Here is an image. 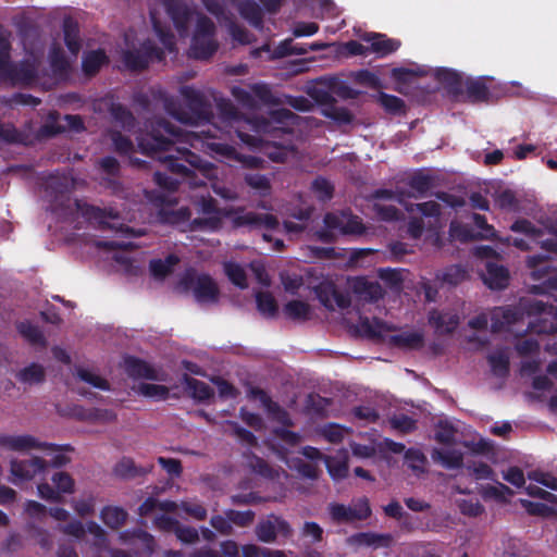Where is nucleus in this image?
Listing matches in <instances>:
<instances>
[{"label": "nucleus", "mask_w": 557, "mask_h": 557, "mask_svg": "<svg viewBox=\"0 0 557 557\" xmlns=\"http://www.w3.org/2000/svg\"><path fill=\"white\" fill-rule=\"evenodd\" d=\"M16 377L20 382L25 384H40L46 380V371L41 364L32 362L29 366L21 369Z\"/></svg>", "instance_id": "nucleus-33"}, {"label": "nucleus", "mask_w": 557, "mask_h": 557, "mask_svg": "<svg viewBox=\"0 0 557 557\" xmlns=\"http://www.w3.org/2000/svg\"><path fill=\"white\" fill-rule=\"evenodd\" d=\"M495 202L502 210L517 212L520 209L519 200L511 189L498 193Z\"/></svg>", "instance_id": "nucleus-53"}, {"label": "nucleus", "mask_w": 557, "mask_h": 557, "mask_svg": "<svg viewBox=\"0 0 557 557\" xmlns=\"http://www.w3.org/2000/svg\"><path fill=\"white\" fill-rule=\"evenodd\" d=\"M183 383L186 389L190 392L191 396L198 400H208L214 395V392L209 384L187 374H184Z\"/></svg>", "instance_id": "nucleus-28"}, {"label": "nucleus", "mask_w": 557, "mask_h": 557, "mask_svg": "<svg viewBox=\"0 0 557 557\" xmlns=\"http://www.w3.org/2000/svg\"><path fill=\"white\" fill-rule=\"evenodd\" d=\"M355 293L361 295L367 301L374 302L383 297V289L377 282L359 278L354 285Z\"/></svg>", "instance_id": "nucleus-32"}, {"label": "nucleus", "mask_w": 557, "mask_h": 557, "mask_svg": "<svg viewBox=\"0 0 557 557\" xmlns=\"http://www.w3.org/2000/svg\"><path fill=\"white\" fill-rule=\"evenodd\" d=\"M114 473L122 479H134L144 473L131 458H123L114 468Z\"/></svg>", "instance_id": "nucleus-55"}, {"label": "nucleus", "mask_w": 557, "mask_h": 557, "mask_svg": "<svg viewBox=\"0 0 557 557\" xmlns=\"http://www.w3.org/2000/svg\"><path fill=\"white\" fill-rule=\"evenodd\" d=\"M0 449L26 453L29 450H47L49 453H73L74 448L70 444L57 445L53 443L41 442L33 435H8L0 434Z\"/></svg>", "instance_id": "nucleus-6"}, {"label": "nucleus", "mask_w": 557, "mask_h": 557, "mask_svg": "<svg viewBox=\"0 0 557 557\" xmlns=\"http://www.w3.org/2000/svg\"><path fill=\"white\" fill-rule=\"evenodd\" d=\"M109 63V57L102 49L91 50L83 55L82 70L88 77L99 73L103 65Z\"/></svg>", "instance_id": "nucleus-23"}, {"label": "nucleus", "mask_w": 557, "mask_h": 557, "mask_svg": "<svg viewBox=\"0 0 557 557\" xmlns=\"http://www.w3.org/2000/svg\"><path fill=\"white\" fill-rule=\"evenodd\" d=\"M181 91L188 109L193 113V119L195 121H209L212 116L211 106L203 95L190 86L183 87Z\"/></svg>", "instance_id": "nucleus-13"}, {"label": "nucleus", "mask_w": 557, "mask_h": 557, "mask_svg": "<svg viewBox=\"0 0 557 557\" xmlns=\"http://www.w3.org/2000/svg\"><path fill=\"white\" fill-rule=\"evenodd\" d=\"M111 115L113 120L125 129H131L135 126V117L133 113L123 104L116 103L111 107Z\"/></svg>", "instance_id": "nucleus-48"}, {"label": "nucleus", "mask_w": 557, "mask_h": 557, "mask_svg": "<svg viewBox=\"0 0 557 557\" xmlns=\"http://www.w3.org/2000/svg\"><path fill=\"white\" fill-rule=\"evenodd\" d=\"M463 455H432L435 463L446 469H460L462 474L473 475L476 480L487 479L492 469L484 462L463 461Z\"/></svg>", "instance_id": "nucleus-8"}, {"label": "nucleus", "mask_w": 557, "mask_h": 557, "mask_svg": "<svg viewBox=\"0 0 557 557\" xmlns=\"http://www.w3.org/2000/svg\"><path fill=\"white\" fill-rule=\"evenodd\" d=\"M11 49L9 34L0 25V81L12 85H32L37 79L35 62L29 60L11 62Z\"/></svg>", "instance_id": "nucleus-2"}, {"label": "nucleus", "mask_w": 557, "mask_h": 557, "mask_svg": "<svg viewBox=\"0 0 557 557\" xmlns=\"http://www.w3.org/2000/svg\"><path fill=\"white\" fill-rule=\"evenodd\" d=\"M289 469L296 470L300 475L308 479L318 478L319 469L317 460H323L329 473L335 480L344 479L348 473L347 455H305L300 458L288 455H280Z\"/></svg>", "instance_id": "nucleus-3"}, {"label": "nucleus", "mask_w": 557, "mask_h": 557, "mask_svg": "<svg viewBox=\"0 0 557 557\" xmlns=\"http://www.w3.org/2000/svg\"><path fill=\"white\" fill-rule=\"evenodd\" d=\"M62 30L66 48L74 57H77L82 48L78 23L71 16L64 17Z\"/></svg>", "instance_id": "nucleus-22"}, {"label": "nucleus", "mask_w": 557, "mask_h": 557, "mask_svg": "<svg viewBox=\"0 0 557 557\" xmlns=\"http://www.w3.org/2000/svg\"><path fill=\"white\" fill-rule=\"evenodd\" d=\"M255 533L259 541L263 543H274L277 535L288 539L293 535L290 524L283 518L269 515L265 519H261L255 529Z\"/></svg>", "instance_id": "nucleus-9"}, {"label": "nucleus", "mask_w": 557, "mask_h": 557, "mask_svg": "<svg viewBox=\"0 0 557 557\" xmlns=\"http://www.w3.org/2000/svg\"><path fill=\"white\" fill-rule=\"evenodd\" d=\"M379 277L393 288H399L403 284L401 271L392 268H381L377 271Z\"/></svg>", "instance_id": "nucleus-63"}, {"label": "nucleus", "mask_w": 557, "mask_h": 557, "mask_svg": "<svg viewBox=\"0 0 557 557\" xmlns=\"http://www.w3.org/2000/svg\"><path fill=\"white\" fill-rule=\"evenodd\" d=\"M323 114L339 124H350L354 121V114L347 108L337 107L335 103L325 108Z\"/></svg>", "instance_id": "nucleus-57"}, {"label": "nucleus", "mask_w": 557, "mask_h": 557, "mask_svg": "<svg viewBox=\"0 0 557 557\" xmlns=\"http://www.w3.org/2000/svg\"><path fill=\"white\" fill-rule=\"evenodd\" d=\"M408 186L417 193L412 195L414 198H421L434 186V180L431 175L419 171L409 177Z\"/></svg>", "instance_id": "nucleus-35"}, {"label": "nucleus", "mask_w": 557, "mask_h": 557, "mask_svg": "<svg viewBox=\"0 0 557 557\" xmlns=\"http://www.w3.org/2000/svg\"><path fill=\"white\" fill-rule=\"evenodd\" d=\"M428 321L436 334L450 335L458 327L460 318L457 313L432 309L429 312Z\"/></svg>", "instance_id": "nucleus-17"}, {"label": "nucleus", "mask_w": 557, "mask_h": 557, "mask_svg": "<svg viewBox=\"0 0 557 557\" xmlns=\"http://www.w3.org/2000/svg\"><path fill=\"white\" fill-rule=\"evenodd\" d=\"M330 405L331 400L329 398L311 393L306 398L305 409L309 414L324 417Z\"/></svg>", "instance_id": "nucleus-40"}, {"label": "nucleus", "mask_w": 557, "mask_h": 557, "mask_svg": "<svg viewBox=\"0 0 557 557\" xmlns=\"http://www.w3.org/2000/svg\"><path fill=\"white\" fill-rule=\"evenodd\" d=\"M425 455H404L403 467L416 475H420L425 471Z\"/></svg>", "instance_id": "nucleus-61"}, {"label": "nucleus", "mask_w": 557, "mask_h": 557, "mask_svg": "<svg viewBox=\"0 0 557 557\" xmlns=\"http://www.w3.org/2000/svg\"><path fill=\"white\" fill-rule=\"evenodd\" d=\"M164 51L151 40H145L139 48L129 49L123 53V63L132 72L146 70L153 60L162 61Z\"/></svg>", "instance_id": "nucleus-7"}, {"label": "nucleus", "mask_w": 557, "mask_h": 557, "mask_svg": "<svg viewBox=\"0 0 557 557\" xmlns=\"http://www.w3.org/2000/svg\"><path fill=\"white\" fill-rule=\"evenodd\" d=\"M364 40L370 42V52H374L379 57L394 53L401 45L398 39L388 38L385 34L381 33L370 34Z\"/></svg>", "instance_id": "nucleus-21"}, {"label": "nucleus", "mask_w": 557, "mask_h": 557, "mask_svg": "<svg viewBox=\"0 0 557 557\" xmlns=\"http://www.w3.org/2000/svg\"><path fill=\"white\" fill-rule=\"evenodd\" d=\"M438 81L445 85L448 92L454 96L462 94V78L456 71L449 69H441L437 72Z\"/></svg>", "instance_id": "nucleus-34"}, {"label": "nucleus", "mask_w": 557, "mask_h": 557, "mask_svg": "<svg viewBox=\"0 0 557 557\" xmlns=\"http://www.w3.org/2000/svg\"><path fill=\"white\" fill-rule=\"evenodd\" d=\"M208 147L212 152L228 161H236L238 159V152L236 148L230 144L212 141L208 145Z\"/></svg>", "instance_id": "nucleus-60"}, {"label": "nucleus", "mask_w": 557, "mask_h": 557, "mask_svg": "<svg viewBox=\"0 0 557 557\" xmlns=\"http://www.w3.org/2000/svg\"><path fill=\"white\" fill-rule=\"evenodd\" d=\"M48 60L50 69L57 78L66 79L69 77L71 63L59 44H53L50 47Z\"/></svg>", "instance_id": "nucleus-19"}, {"label": "nucleus", "mask_w": 557, "mask_h": 557, "mask_svg": "<svg viewBox=\"0 0 557 557\" xmlns=\"http://www.w3.org/2000/svg\"><path fill=\"white\" fill-rule=\"evenodd\" d=\"M215 25L211 18L206 15H200L197 20L195 33L193 38H202V37H214L215 35Z\"/></svg>", "instance_id": "nucleus-59"}, {"label": "nucleus", "mask_w": 557, "mask_h": 557, "mask_svg": "<svg viewBox=\"0 0 557 557\" xmlns=\"http://www.w3.org/2000/svg\"><path fill=\"white\" fill-rule=\"evenodd\" d=\"M487 361L495 376L506 377L509 374V357L504 351L488 355Z\"/></svg>", "instance_id": "nucleus-42"}, {"label": "nucleus", "mask_w": 557, "mask_h": 557, "mask_svg": "<svg viewBox=\"0 0 557 557\" xmlns=\"http://www.w3.org/2000/svg\"><path fill=\"white\" fill-rule=\"evenodd\" d=\"M510 231L521 233L530 238L536 239L543 235V231L535 226L528 219H518L510 225Z\"/></svg>", "instance_id": "nucleus-51"}, {"label": "nucleus", "mask_w": 557, "mask_h": 557, "mask_svg": "<svg viewBox=\"0 0 557 557\" xmlns=\"http://www.w3.org/2000/svg\"><path fill=\"white\" fill-rule=\"evenodd\" d=\"M236 228L247 227L249 230H276L280 225L278 219L270 213H258L253 211L237 210L232 219Z\"/></svg>", "instance_id": "nucleus-10"}, {"label": "nucleus", "mask_w": 557, "mask_h": 557, "mask_svg": "<svg viewBox=\"0 0 557 557\" xmlns=\"http://www.w3.org/2000/svg\"><path fill=\"white\" fill-rule=\"evenodd\" d=\"M521 302V309L516 307H498L492 311L491 315V330L492 332H500L505 326L516 324L525 313L523 304Z\"/></svg>", "instance_id": "nucleus-16"}, {"label": "nucleus", "mask_w": 557, "mask_h": 557, "mask_svg": "<svg viewBox=\"0 0 557 557\" xmlns=\"http://www.w3.org/2000/svg\"><path fill=\"white\" fill-rule=\"evenodd\" d=\"M101 519L111 529L123 525L127 519V512L121 507H104L101 511Z\"/></svg>", "instance_id": "nucleus-38"}, {"label": "nucleus", "mask_w": 557, "mask_h": 557, "mask_svg": "<svg viewBox=\"0 0 557 557\" xmlns=\"http://www.w3.org/2000/svg\"><path fill=\"white\" fill-rule=\"evenodd\" d=\"M224 272L228 280L237 287L244 289L248 286L247 274L244 268L236 262H225Z\"/></svg>", "instance_id": "nucleus-44"}, {"label": "nucleus", "mask_w": 557, "mask_h": 557, "mask_svg": "<svg viewBox=\"0 0 557 557\" xmlns=\"http://www.w3.org/2000/svg\"><path fill=\"white\" fill-rule=\"evenodd\" d=\"M181 129L164 119H156L147 125V131L137 137L140 151L161 162L170 173L187 178L195 169H203L201 157L187 148L175 147Z\"/></svg>", "instance_id": "nucleus-1"}, {"label": "nucleus", "mask_w": 557, "mask_h": 557, "mask_svg": "<svg viewBox=\"0 0 557 557\" xmlns=\"http://www.w3.org/2000/svg\"><path fill=\"white\" fill-rule=\"evenodd\" d=\"M485 269L483 281L491 289L502 290L509 285L510 275L506 267L488 261Z\"/></svg>", "instance_id": "nucleus-18"}, {"label": "nucleus", "mask_w": 557, "mask_h": 557, "mask_svg": "<svg viewBox=\"0 0 557 557\" xmlns=\"http://www.w3.org/2000/svg\"><path fill=\"white\" fill-rule=\"evenodd\" d=\"M256 302L261 314L269 318L276 315L278 310L277 302L270 292H258L256 294Z\"/></svg>", "instance_id": "nucleus-41"}, {"label": "nucleus", "mask_w": 557, "mask_h": 557, "mask_svg": "<svg viewBox=\"0 0 557 557\" xmlns=\"http://www.w3.org/2000/svg\"><path fill=\"white\" fill-rule=\"evenodd\" d=\"M17 330H18L20 334L32 345H39V346L46 345V338L37 325H35L28 321H25V322H21L17 325Z\"/></svg>", "instance_id": "nucleus-43"}, {"label": "nucleus", "mask_w": 557, "mask_h": 557, "mask_svg": "<svg viewBox=\"0 0 557 557\" xmlns=\"http://www.w3.org/2000/svg\"><path fill=\"white\" fill-rule=\"evenodd\" d=\"M161 2L177 33L185 36L195 13L191 5L186 0H161Z\"/></svg>", "instance_id": "nucleus-12"}, {"label": "nucleus", "mask_w": 557, "mask_h": 557, "mask_svg": "<svg viewBox=\"0 0 557 557\" xmlns=\"http://www.w3.org/2000/svg\"><path fill=\"white\" fill-rule=\"evenodd\" d=\"M393 539L389 534L358 533L348 539L351 544L368 545L375 547H388Z\"/></svg>", "instance_id": "nucleus-30"}, {"label": "nucleus", "mask_w": 557, "mask_h": 557, "mask_svg": "<svg viewBox=\"0 0 557 557\" xmlns=\"http://www.w3.org/2000/svg\"><path fill=\"white\" fill-rule=\"evenodd\" d=\"M377 102L389 114L400 115L406 112L405 101L397 96L381 91L377 96Z\"/></svg>", "instance_id": "nucleus-37"}, {"label": "nucleus", "mask_w": 557, "mask_h": 557, "mask_svg": "<svg viewBox=\"0 0 557 557\" xmlns=\"http://www.w3.org/2000/svg\"><path fill=\"white\" fill-rule=\"evenodd\" d=\"M114 150L122 156H129L134 152V144L129 137L123 135L121 132H113L111 134Z\"/></svg>", "instance_id": "nucleus-58"}, {"label": "nucleus", "mask_w": 557, "mask_h": 557, "mask_svg": "<svg viewBox=\"0 0 557 557\" xmlns=\"http://www.w3.org/2000/svg\"><path fill=\"white\" fill-rule=\"evenodd\" d=\"M421 216L410 215L407 222V234L412 239H420L424 231L438 233L441 230V206L433 200L417 203Z\"/></svg>", "instance_id": "nucleus-4"}, {"label": "nucleus", "mask_w": 557, "mask_h": 557, "mask_svg": "<svg viewBox=\"0 0 557 557\" xmlns=\"http://www.w3.org/2000/svg\"><path fill=\"white\" fill-rule=\"evenodd\" d=\"M49 465L38 456H33L27 460H12L11 473L15 479L30 480L35 475L42 473Z\"/></svg>", "instance_id": "nucleus-15"}, {"label": "nucleus", "mask_w": 557, "mask_h": 557, "mask_svg": "<svg viewBox=\"0 0 557 557\" xmlns=\"http://www.w3.org/2000/svg\"><path fill=\"white\" fill-rule=\"evenodd\" d=\"M311 187L319 200L327 201L332 199L334 186L325 177L318 176L314 178Z\"/></svg>", "instance_id": "nucleus-56"}, {"label": "nucleus", "mask_w": 557, "mask_h": 557, "mask_svg": "<svg viewBox=\"0 0 557 557\" xmlns=\"http://www.w3.org/2000/svg\"><path fill=\"white\" fill-rule=\"evenodd\" d=\"M315 295L323 307L329 310H334L333 298L336 292V286L331 282H322L314 287Z\"/></svg>", "instance_id": "nucleus-47"}, {"label": "nucleus", "mask_w": 557, "mask_h": 557, "mask_svg": "<svg viewBox=\"0 0 557 557\" xmlns=\"http://www.w3.org/2000/svg\"><path fill=\"white\" fill-rule=\"evenodd\" d=\"M180 262V258L170 253L164 259H152L149 263L151 274L157 278H164L172 273L173 268Z\"/></svg>", "instance_id": "nucleus-31"}, {"label": "nucleus", "mask_w": 557, "mask_h": 557, "mask_svg": "<svg viewBox=\"0 0 557 557\" xmlns=\"http://www.w3.org/2000/svg\"><path fill=\"white\" fill-rule=\"evenodd\" d=\"M216 108L220 117L224 122H237L240 119V112L238 109L234 106V103L230 99H220L216 102Z\"/></svg>", "instance_id": "nucleus-52"}, {"label": "nucleus", "mask_w": 557, "mask_h": 557, "mask_svg": "<svg viewBox=\"0 0 557 557\" xmlns=\"http://www.w3.org/2000/svg\"><path fill=\"white\" fill-rule=\"evenodd\" d=\"M466 91L468 99L473 103L485 102L491 96L488 87L482 79H469L466 83Z\"/></svg>", "instance_id": "nucleus-36"}, {"label": "nucleus", "mask_w": 557, "mask_h": 557, "mask_svg": "<svg viewBox=\"0 0 557 557\" xmlns=\"http://www.w3.org/2000/svg\"><path fill=\"white\" fill-rule=\"evenodd\" d=\"M138 389L141 395L156 399H166L170 393L166 386L152 383H141Z\"/></svg>", "instance_id": "nucleus-62"}, {"label": "nucleus", "mask_w": 557, "mask_h": 557, "mask_svg": "<svg viewBox=\"0 0 557 557\" xmlns=\"http://www.w3.org/2000/svg\"><path fill=\"white\" fill-rule=\"evenodd\" d=\"M120 539L124 543H132L135 540L139 541L146 550L151 554L153 552L154 539L151 534L147 533L144 530H135L133 532L125 531L120 534Z\"/></svg>", "instance_id": "nucleus-45"}, {"label": "nucleus", "mask_w": 557, "mask_h": 557, "mask_svg": "<svg viewBox=\"0 0 557 557\" xmlns=\"http://www.w3.org/2000/svg\"><path fill=\"white\" fill-rule=\"evenodd\" d=\"M458 430L448 420H440L435 425L434 440L442 445L453 446L457 443Z\"/></svg>", "instance_id": "nucleus-27"}, {"label": "nucleus", "mask_w": 557, "mask_h": 557, "mask_svg": "<svg viewBox=\"0 0 557 557\" xmlns=\"http://www.w3.org/2000/svg\"><path fill=\"white\" fill-rule=\"evenodd\" d=\"M389 424L392 429L403 434L411 433L417 429V421L405 413L393 416L389 419Z\"/></svg>", "instance_id": "nucleus-54"}, {"label": "nucleus", "mask_w": 557, "mask_h": 557, "mask_svg": "<svg viewBox=\"0 0 557 557\" xmlns=\"http://www.w3.org/2000/svg\"><path fill=\"white\" fill-rule=\"evenodd\" d=\"M329 512L332 520L336 523H349L356 520H364L371 515V509L367 499H361L354 506L343 504H330Z\"/></svg>", "instance_id": "nucleus-11"}, {"label": "nucleus", "mask_w": 557, "mask_h": 557, "mask_svg": "<svg viewBox=\"0 0 557 557\" xmlns=\"http://www.w3.org/2000/svg\"><path fill=\"white\" fill-rule=\"evenodd\" d=\"M149 14L152 28L156 35L158 36L159 40L161 41L165 49H168L170 52H173L176 48V44L175 37L171 32L170 27L161 23V21L157 17L154 11H150Z\"/></svg>", "instance_id": "nucleus-29"}, {"label": "nucleus", "mask_w": 557, "mask_h": 557, "mask_svg": "<svg viewBox=\"0 0 557 557\" xmlns=\"http://www.w3.org/2000/svg\"><path fill=\"white\" fill-rule=\"evenodd\" d=\"M389 343L398 348L416 350L424 345V335L421 332H403L389 337Z\"/></svg>", "instance_id": "nucleus-26"}, {"label": "nucleus", "mask_w": 557, "mask_h": 557, "mask_svg": "<svg viewBox=\"0 0 557 557\" xmlns=\"http://www.w3.org/2000/svg\"><path fill=\"white\" fill-rule=\"evenodd\" d=\"M76 210L89 222L98 224L99 228L108 230L111 225L108 223V219H117L119 214L113 209H102L82 200H75Z\"/></svg>", "instance_id": "nucleus-14"}, {"label": "nucleus", "mask_w": 557, "mask_h": 557, "mask_svg": "<svg viewBox=\"0 0 557 557\" xmlns=\"http://www.w3.org/2000/svg\"><path fill=\"white\" fill-rule=\"evenodd\" d=\"M284 313L292 320H308L310 306L302 300H290L284 306Z\"/></svg>", "instance_id": "nucleus-46"}, {"label": "nucleus", "mask_w": 557, "mask_h": 557, "mask_svg": "<svg viewBox=\"0 0 557 557\" xmlns=\"http://www.w3.org/2000/svg\"><path fill=\"white\" fill-rule=\"evenodd\" d=\"M185 289H193L195 299L199 304H216L220 297L218 284L209 274L197 275L194 269L186 270L180 280Z\"/></svg>", "instance_id": "nucleus-5"}, {"label": "nucleus", "mask_w": 557, "mask_h": 557, "mask_svg": "<svg viewBox=\"0 0 557 557\" xmlns=\"http://www.w3.org/2000/svg\"><path fill=\"white\" fill-rule=\"evenodd\" d=\"M361 330L368 338L379 342L384 338L386 325L379 319H374L373 321L364 319L361 321Z\"/></svg>", "instance_id": "nucleus-49"}, {"label": "nucleus", "mask_w": 557, "mask_h": 557, "mask_svg": "<svg viewBox=\"0 0 557 557\" xmlns=\"http://www.w3.org/2000/svg\"><path fill=\"white\" fill-rule=\"evenodd\" d=\"M238 13L246 20L253 28L258 30L263 29V13L261 7L253 0L240 1L237 5Z\"/></svg>", "instance_id": "nucleus-24"}, {"label": "nucleus", "mask_w": 557, "mask_h": 557, "mask_svg": "<svg viewBox=\"0 0 557 557\" xmlns=\"http://www.w3.org/2000/svg\"><path fill=\"white\" fill-rule=\"evenodd\" d=\"M77 376L82 381L92 385L96 388H99V389H102V391H109L110 389L109 382L106 379H103V377H101L99 375H96V374L91 373L90 371H88L86 369H82V368L77 369Z\"/></svg>", "instance_id": "nucleus-64"}, {"label": "nucleus", "mask_w": 557, "mask_h": 557, "mask_svg": "<svg viewBox=\"0 0 557 557\" xmlns=\"http://www.w3.org/2000/svg\"><path fill=\"white\" fill-rule=\"evenodd\" d=\"M190 219V210L182 207L175 210H162L161 220L171 225H180L188 222Z\"/></svg>", "instance_id": "nucleus-50"}, {"label": "nucleus", "mask_w": 557, "mask_h": 557, "mask_svg": "<svg viewBox=\"0 0 557 557\" xmlns=\"http://www.w3.org/2000/svg\"><path fill=\"white\" fill-rule=\"evenodd\" d=\"M244 181L247 186L258 191L260 196H268L271 194V181L267 175L259 173H247L244 176Z\"/></svg>", "instance_id": "nucleus-39"}, {"label": "nucleus", "mask_w": 557, "mask_h": 557, "mask_svg": "<svg viewBox=\"0 0 557 557\" xmlns=\"http://www.w3.org/2000/svg\"><path fill=\"white\" fill-rule=\"evenodd\" d=\"M124 369L129 377L158 380L157 371L147 361L134 356L124 359Z\"/></svg>", "instance_id": "nucleus-20"}, {"label": "nucleus", "mask_w": 557, "mask_h": 557, "mask_svg": "<svg viewBox=\"0 0 557 557\" xmlns=\"http://www.w3.org/2000/svg\"><path fill=\"white\" fill-rule=\"evenodd\" d=\"M219 45L214 37L191 38L190 55L197 60H208L218 50Z\"/></svg>", "instance_id": "nucleus-25"}]
</instances>
